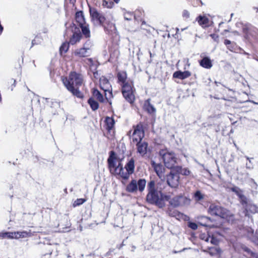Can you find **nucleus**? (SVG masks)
Returning a JSON list of instances; mask_svg holds the SVG:
<instances>
[{"mask_svg": "<svg viewBox=\"0 0 258 258\" xmlns=\"http://www.w3.org/2000/svg\"><path fill=\"white\" fill-rule=\"evenodd\" d=\"M100 87L105 92V96L106 95V92H108L110 96L113 97L111 86L107 78L102 77L100 79Z\"/></svg>", "mask_w": 258, "mask_h": 258, "instance_id": "obj_12", "label": "nucleus"}, {"mask_svg": "<svg viewBox=\"0 0 258 258\" xmlns=\"http://www.w3.org/2000/svg\"><path fill=\"white\" fill-rule=\"evenodd\" d=\"M175 169V171L179 174H181L183 175H188L190 173V171L189 169H188L186 168H182L181 166H176L175 167H174Z\"/></svg>", "mask_w": 258, "mask_h": 258, "instance_id": "obj_29", "label": "nucleus"}, {"mask_svg": "<svg viewBox=\"0 0 258 258\" xmlns=\"http://www.w3.org/2000/svg\"><path fill=\"white\" fill-rule=\"evenodd\" d=\"M234 46H235V44L231 43V44H230V45H228V46H227V47L229 50L233 51V50L234 48Z\"/></svg>", "mask_w": 258, "mask_h": 258, "instance_id": "obj_55", "label": "nucleus"}, {"mask_svg": "<svg viewBox=\"0 0 258 258\" xmlns=\"http://www.w3.org/2000/svg\"><path fill=\"white\" fill-rule=\"evenodd\" d=\"M206 221H207V223L209 221H211V222L212 221V219L210 217L206 216Z\"/></svg>", "mask_w": 258, "mask_h": 258, "instance_id": "obj_60", "label": "nucleus"}, {"mask_svg": "<svg viewBox=\"0 0 258 258\" xmlns=\"http://www.w3.org/2000/svg\"><path fill=\"white\" fill-rule=\"evenodd\" d=\"M199 63L201 66L207 69H210L212 67V61L208 56H205L200 60Z\"/></svg>", "mask_w": 258, "mask_h": 258, "instance_id": "obj_21", "label": "nucleus"}, {"mask_svg": "<svg viewBox=\"0 0 258 258\" xmlns=\"http://www.w3.org/2000/svg\"><path fill=\"white\" fill-rule=\"evenodd\" d=\"M64 81H68L72 85L74 86L75 85L76 87H79L82 84L83 78L80 74L73 72L71 73L69 79L66 78L62 80L63 82Z\"/></svg>", "mask_w": 258, "mask_h": 258, "instance_id": "obj_10", "label": "nucleus"}, {"mask_svg": "<svg viewBox=\"0 0 258 258\" xmlns=\"http://www.w3.org/2000/svg\"><path fill=\"white\" fill-rule=\"evenodd\" d=\"M196 20L199 25L202 27H204L208 26V24L209 21L207 17L200 15L197 18Z\"/></svg>", "mask_w": 258, "mask_h": 258, "instance_id": "obj_27", "label": "nucleus"}, {"mask_svg": "<svg viewBox=\"0 0 258 258\" xmlns=\"http://www.w3.org/2000/svg\"><path fill=\"white\" fill-rule=\"evenodd\" d=\"M102 6L107 8H112L114 6V3L113 2H108L105 0H104L102 2Z\"/></svg>", "mask_w": 258, "mask_h": 258, "instance_id": "obj_46", "label": "nucleus"}, {"mask_svg": "<svg viewBox=\"0 0 258 258\" xmlns=\"http://www.w3.org/2000/svg\"><path fill=\"white\" fill-rule=\"evenodd\" d=\"M194 198L197 202L200 201L203 199L204 195L202 194L200 190H197L194 194Z\"/></svg>", "mask_w": 258, "mask_h": 258, "instance_id": "obj_41", "label": "nucleus"}, {"mask_svg": "<svg viewBox=\"0 0 258 258\" xmlns=\"http://www.w3.org/2000/svg\"><path fill=\"white\" fill-rule=\"evenodd\" d=\"M27 232L25 231L22 232H0V238L13 239V238H19L20 237H24L27 235Z\"/></svg>", "mask_w": 258, "mask_h": 258, "instance_id": "obj_11", "label": "nucleus"}, {"mask_svg": "<svg viewBox=\"0 0 258 258\" xmlns=\"http://www.w3.org/2000/svg\"><path fill=\"white\" fill-rule=\"evenodd\" d=\"M178 213L179 212L176 210H174L173 211L170 210L169 211V215L170 216L175 217L177 215Z\"/></svg>", "mask_w": 258, "mask_h": 258, "instance_id": "obj_53", "label": "nucleus"}, {"mask_svg": "<svg viewBox=\"0 0 258 258\" xmlns=\"http://www.w3.org/2000/svg\"><path fill=\"white\" fill-rule=\"evenodd\" d=\"M115 251V249H114V248L109 249L108 251L105 253V254L104 255V256H106V257L110 256L109 258H112L113 255H115L116 253Z\"/></svg>", "mask_w": 258, "mask_h": 258, "instance_id": "obj_47", "label": "nucleus"}, {"mask_svg": "<svg viewBox=\"0 0 258 258\" xmlns=\"http://www.w3.org/2000/svg\"><path fill=\"white\" fill-rule=\"evenodd\" d=\"M210 242L214 245H217L219 243V240L214 235L210 236Z\"/></svg>", "mask_w": 258, "mask_h": 258, "instance_id": "obj_50", "label": "nucleus"}, {"mask_svg": "<svg viewBox=\"0 0 258 258\" xmlns=\"http://www.w3.org/2000/svg\"><path fill=\"white\" fill-rule=\"evenodd\" d=\"M108 27L109 29H111L112 28H115V25L112 23H108Z\"/></svg>", "mask_w": 258, "mask_h": 258, "instance_id": "obj_58", "label": "nucleus"}, {"mask_svg": "<svg viewBox=\"0 0 258 258\" xmlns=\"http://www.w3.org/2000/svg\"><path fill=\"white\" fill-rule=\"evenodd\" d=\"M106 99L107 100V102L109 103V105L111 106L112 104V102L111 100H109L107 97H106V95L105 96Z\"/></svg>", "mask_w": 258, "mask_h": 258, "instance_id": "obj_61", "label": "nucleus"}, {"mask_svg": "<svg viewBox=\"0 0 258 258\" xmlns=\"http://www.w3.org/2000/svg\"><path fill=\"white\" fill-rule=\"evenodd\" d=\"M181 198H182V195H178L174 197L172 199H170L168 201L169 204L173 208H177L181 206Z\"/></svg>", "mask_w": 258, "mask_h": 258, "instance_id": "obj_23", "label": "nucleus"}, {"mask_svg": "<svg viewBox=\"0 0 258 258\" xmlns=\"http://www.w3.org/2000/svg\"><path fill=\"white\" fill-rule=\"evenodd\" d=\"M89 13L92 19L96 20L100 25L104 27L106 32L108 31V28L105 26L107 22L103 13H99L96 9L91 7L89 8Z\"/></svg>", "mask_w": 258, "mask_h": 258, "instance_id": "obj_5", "label": "nucleus"}, {"mask_svg": "<svg viewBox=\"0 0 258 258\" xmlns=\"http://www.w3.org/2000/svg\"><path fill=\"white\" fill-rule=\"evenodd\" d=\"M144 109L149 114H152L156 111V109L150 102V99L145 101L144 106Z\"/></svg>", "mask_w": 258, "mask_h": 258, "instance_id": "obj_24", "label": "nucleus"}, {"mask_svg": "<svg viewBox=\"0 0 258 258\" xmlns=\"http://www.w3.org/2000/svg\"><path fill=\"white\" fill-rule=\"evenodd\" d=\"M233 33L234 34H236V35H239V33L238 31H234L233 32Z\"/></svg>", "mask_w": 258, "mask_h": 258, "instance_id": "obj_64", "label": "nucleus"}, {"mask_svg": "<svg viewBox=\"0 0 258 258\" xmlns=\"http://www.w3.org/2000/svg\"><path fill=\"white\" fill-rule=\"evenodd\" d=\"M11 82H13V84L12 85V88H11V90H13V88L15 87L16 80L13 79H12L11 80Z\"/></svg>", "mask_w": 258, "mask_h": 258, "instance_id": "obj_57", "label": "nucleus"}, {"mask_svg": "<svg viewBox=\"0 0 258 258\" xmlns=\"http://www.w3.org/2000/svg\"><path fill=\"white\" fill-rule=\"evenodd\" d=\"M210 235L208 233L207 234H202L200 235V238L202 240H205L206 242H208L210 240Z\"/></svg>", "mask_w": 258, "mask_h": 258, "instance_id": "obj_49", "label": "nucleus"}, {"mask_svg": "<svg viewBox=\"0 0 258 258\" xmlns=\"http://www.w3.org/2000/svg\"><path fill=\"white\" fill-rule=\"evenodd\" d=\"M148 193L146 197V202L152 205H155L159 209H162L165 206V201L170 199V196L164 194L161 190H158L155 186V182L150 180L147 184Z\"/></svg>", "mask_w": 258, "mask_h": 258, "instance_id": "obj_1", "label": "nucleus"}, {"mask_svg": "<svg viewBox=\"0 0 258 258\" xmlns=\"http://www.w3.org/2000/svg\"><path fill=\"white\" fill-rule=\"evenodd\" d=\"M224 43L226 46L230 45L232 43L231 41L228 39H225Z\"/></svg>", "mask_w": 258, "mask_h": 258, "instance_id": "obj_56", "label": "nucleus"}, {"mask_svg": "<svg viewBox=\"0 0 258 258\" xmlns=\"http://www.w3.org/2000/svg\"><path fill=\"white\" fill-rule=\"evenodd\" d=\"M197 220H198V223L204 227H209L210 228H214L215 225L214 224L208 225L207 221H206V216L201 215L197 217Z\"/></svg>", "mask_w": 258, "mask_h": 258, "instance_id": "obj_26", "label": "nucleus"}, {"mask_svg": "<svg viewBox=\"0 0 258 258\" xmlns=\"http://www.w3.org/2000/svg\"><path fill=\"white\" fill-rule=\"evenodd\" d=\"M93 46V43L92 41L90 40H87L83 44V47L86 48V49L90 52V49Z\"/></svg>", "mask_w": 258, "mask_h": 258, "instance_id": "obj_42", "label": "nucleus"}, {"mask_svg": "<svg viewBox=\"0 0 258 258\" xmlns=\"http://www.w3.org/2000/svg\"><path fill=\"white\" fill-rule=\"evenodd\" d=\"M74 54L75 56L80 57H85L90 55V52L88 51L86 48L82 47L79 49L75 50Z\"/></svg>", "mask_w": 258, "mask_h": 258, "instance_id": "obj_20", "label": "nucleus"}, {"mask_svg": "<svg viewBox=\"0 0 258 258\" xmlns=\"http://www.w3.org/2000/svg\"><path fill=\"white\" fill-rule=\"evenodd\" d=\"M81 29V34L82 36H84L86 38H88L90 37V30L89 28V25L85 24L78 27Z\"/></svg>", "mask_w": 258, "mask_h": 258, "instance_id": "obj_25", "label": "nucleus"}, {"mask_svg": "<svg viewBox=\"0 0 258 258\" xmlns=\"http://www.w3.org/2000/svg\"><path fill=\"white\" fill-rule=\"evenodd\" d=\"M241 249L245 252L250 257H253L256 253L253 252L250 248L244 245H242L241 247Z\"/></svg>", "mask_w": 258, "mask_h": 258, "instance_id": "obj_37", "label": "nucleus"}, {"mask_svg": "<svg viewBox=\"0 0 258 258\" xmlns=\"http://www.w3.org/2000/svg\"><path fill=\"white\" fill-rule=\"evenodd\" d=\"M243 214L245 217H247L249 218L250 217V215L249 214V212L254 214L257 212V208L255 205L251 204L249 203L247 205H246L244 208Z\"/></svg>", "mask_w": 258, "mask_h": 258, "instance_id": "obj_14", "label": "nucleus"}, {"mask_svg": "<svg viewBox=\"0 0 258 258\" xmlns=\"http://www.w3.org/2000/svg\"><path fill=\"white\" fill-rule=\"evenodd\" d=\"M122 11H124L123 13L124 19L127 21L132 20L133 17H134V13L131 12H127L124 9H123Z\"/></svg>", "mask_w": 258, "mask_h": 258, "instance_id": "obj_38", "label": "nucleus"}, {"mask_svg": "<svg viewBox=\"0 0 258 258\" xmlns=\"http://www.w3.org/2000/svg\"><path fill=\"white\" fill-rule=\"evenodd\" d=\"M63 84L67 89L70 91L73 95L79 98H83L84 97V95L79 90V87H76V88H75V86L72 85L68 81H64Z\"/></svg>", "mask_w": 258, "mask_h": 258, "instance_id": "obj_13", "label": "nucleus"}, {"mask_svg": "<svg viewBox=\"0 0 258 258\" xmlns=\"http://www.w3.org/2000/svg\"><path fill=\"white\" fill-rule=\"evenodd\" d=\"M148 144L146 142H142V140H140L137 144V151L140 154L143 155L147 153V148Z\"/></svg>", "mask_w": 258, "mask_h": 258, "instance_id": "obj_15", "label": "nucleus"}, {"mask_svg": "<svg viewBox=\"0 0 258 258\" xmlns=\"http://www.w3.org/2000/svg\"><path fill=\"white\" fill-rule=\"evenodd\" d=\"M117 77L119 82H120L122 84L126 82V74L125 72H118L117 73Z\"/></svg>", "mask_w": 258, "mask_h": 258, "instance_id": "obj_36", "label": "nucleus"}, {"mask_svg": "<svg viewBox=\"0 0 258 258\" xmlns=\"http://www.w3.org/2000/svg\"><path fill=\"white\" fill-rule=\"evenodd\" d=\"M70 44L69 42L66 41L61 45L59 47V53L61 55H62L63 53H65L68 51Z\"/></svg>", "mask_w": 258, "mask_h": 258, "instance_id": "obj_33", "label": "nucleus"}, {"mask_svg": "<svg viewBox=\"0 0 258 258\" xmlns=\"http://www.w3.org/2000/svg\"><path fill=\"white\" fill-rule=\"evenodd\" d=\"M254 242L258 245V233L256 232L254 237Z\"/></svg>", "mask_w": 258, "mask_h": 258, "instance_id": "obj_54", "label": "nucleus"}, {"mask_svg": "<svg viewBox=\"0 0 258 258\" xmlns=\"http://www.w3.org/2000/svg\"><path fill=\"white\" fill-rule=\"evenodd\" d=\"M245 158L248 161V163H246L245 167L246 169H252L253 168V166L252 165V163L251 162V160L253 159V158H249V157L245 156Z\"/></svg>", "mask_w": 258, "mask_h": 258, "instance_id": "obj_44", "label": "nucleus"}, {"mask_svg": "<svg viewBox=\"0 0 258 258\" xmlns=\"http://www.w3.org/2000/svg\"><path fill=\"white\" fill-rule=\"evenodd\" d=\"M238 200L242 206L243 208H244L246 205H247V204L249 203L248 199L244 195H242V197H241L239 199H238Z\"/></svg>", "mask_w": 258, "mask_h": 258, "instance_id": "obj_40", "label": "nucleus"}, {"mask_svg": "<svg viewBox=\"0 0 258 258\" xmlns=\"http://www.w3.org/2000/svg\"><path fill=\"white\" fill-rule=\"evenodd\" d=\"M92 94L93 96L95 97L100 102H104V99L103 96L98 89L94 88L92 91Z\"/></svg>", "mask_w": 258, "mask_h": 258, "instance_id": "obj_31", "label": "nucleus"}, {"mask_svg": "<svg viewBox=\"0 0 258 258\" xmlns=\"http://www.w3.org/2000/svg\"><path fill=\"white\" fill-rule=\"evenodd\" d=\"M124 169L129 175L132 174L135 171V161L133 158H131L125 164Z\"/></svg>", "mask_w": 258, "mask_h": 258, "instance_id": "obj_22", "label": "nucleus"}, {"mask_svg": "<svg viewBox=\"0 0 258 258\" xmlns=\"http://www.w3.org/2000/svg\"><path fill=\"white\" fill-rule=\"evenodd\" d=\"M86 202V200L85 199L81 198L77 199L74 203L73 206L74 207L79 206L83 204H84Z\"/></svg>", "mask_w": 258, "mask_h": 258, "instance_id": "obj_45", "label": "nucleus"}, {"mask_svg": "<svg viewBox=\"0 0 258 258\" xmlns=\"http://www.w3.org/2000/svg\"><path fill=\"white\" fill-rule=\"evenodd\" d=\"M4 28L3 26L0 24V34H1L3 31Z\"/></svg>", "mask_w": 258, "mask_h": 258, "instance_id": "obj_62", "label": "nucleus"}, {"mask_svg": "<svg viewBox=\"0 0 258 258\" xmlns=\"http://www.w3.org/2000/svg\"><path fill=\"white\" fill-rule=\"evenodd\" d=\"M191 73L188 71H185L184 72H182L181 71H177L173 73V77L174 78L183 80L189 77Z\"/></svg>", "mask_w": 258, "mask_h": 258, "instance_id": "obj_19", "label": "nucleus"}, {"mask_svg": "<svg viewBox=\"0 0 258 258\" xmlns=\"http://www.w3.org/2000/svg\"><path fill=\"white\" fill-rule=\"evenodd\" d=\"M190 203V200L186 197L182 196L181 198V206H188Z\"/></svg>", "mask_w": 258, "mask_h": 258, "instance_id": "obj_43", "label": "nucleus"}, {"mask_svg": "<svg viewBox=\"0 0 258 258\" xmlns=\"http://www.w3.org/2000/svg\"><path fill=\"white\" fill-rule=\"evenodd\" d=\"M151 165L154 168L155 172H156L157 176L161 178L163 174V166L161 163H156L154 161L152 160L151 162Z\"/></svg>", "mask_w": 258, "mask_h": 258, "instance_id": "obj_16", "label": "nucleus"}, {"mask_svg": "<svg viewBox=\"0 0 258 258\" xmlns=\"http://www.w3.org/2000/svg\"><path fill=\"white\" fill-rule=\"evenodd\" d=\"M187 226L194 230H197L198 227L197 223L191 221H189L187 222Z\"/></svg>", "mask_w": 258, "mask_h": 258, "instance_id": "obj_48", "label": "nucleus"}, {"mask_svg": "<svg viewBox=\"0 0 258 258\" xmlns=\"http://www.w3.org/2000/svg\"><path fill=\"white\" fill-rule=\"evenodd\" d=\"M75 20L78 24V27L86 24L83 12L82 11H77L75 14Z\"/></svg>", "mask_w": 258, "mask_h": 258, "instance_id": "obj_18", "label": "nucleus"}, {"mask_svg": "<svg viewBox=\"0 0 258 258\" xmlns=\"http://www.w3.org/2000/svg\"><path fill=\"white\" fill-rule=\"evenodd\" d=\"M93 111L97 110L99 108V103L93 97H90L87 101Z\"/></svg>", "mask_w": 258, "mask_h": 258, "instance_id": "obj_28", "label": "nucleus"}, {"mask_svg": "<svg viewBox=\"0 0 258 258\" xmlns=\"http://www.w3.org/2000/svg\"><path fill=\"white\" fill-rule=\"evenodd\" d=\"M179 178V175L173 168L167 175V183L171 187L175 188L178 185Z\"/></svg>", "mask_w": 258, "mask_h": 258, "instance_id": "obj_7", "label": "nucleus"}, {"mask_svg": "<svg viewBox=\"0 0 258 258\" xmlns=\"http://www.w3.org/2000/svg\"><path fill=\"white\" fill-rule=\"evenodd\" d=\"M116 155L114 151H111L109 152V156L107 159L108 167L111 172L114 169V172H117L120 167H123L121 163L119 162L117 165H116Z\"/></svg>", "mask_w": 258, "mask_h": 258, "instance_id": "obj_8", "label": "nucleus"}, {"mask_svg": "<svg viewBox=\"0 0 258 258\" xmlns=\"http://www.w3.org/2000/svg\"><path fill=\"white\" fill-rule=\"evenodd\" d=\"M251 26L250 24H246L242 27V32L244 34V37L245 39H248L249 38L250 27Z\"/></svg>", "mask_w": 258, "mask_h": 258, "instance_id": "obj_35", "label": "nucleus"}, {"mask_svg": "<svg viewBox=\"0 0 258 258\" xmlns=\"http://www.w3.org/2000/svg\"><path fill=\"white\" fill-rule=\"evenodd\" d=\"M190 14L189 12L186 10H183L182 12V17L185 19H188L189 18Z\"/></svg>", "mask_w": 258, "mask_h": 258, "instance_id": "obj_51", "label": "nucleus"}, {"mask_svg": "<svg viewBox=\"0 0 258 258\" xmlns=\"http://www.w3.org/2000/svg\"><path fill=\"white\" fill-rule=\"evenodd\" d=\"M160 155L162 156L165 166L166 168L172 169L175 167V164L177 163V158L173 152L163 151H160Z\"/></svg>", "mask_w": 258, "mask_h": 258, "instance_id": "obj_4", "label": "nucleus"}, {"mask_svg": "<svg viewBox=\"0 0 258 258\" xmlns=\"http://www.w3.org/2000/svg\"><path fill=\"white\" fill-rule=\"evenodd\" d=\"M38 43L36 42V39H34L32 41V46L31 47L34 45L35 44H37Z\"/></svg>", "mask_w": 258, "mask_h": 258, "instance_id": "obj_59", "label": "nucleus"}, {"mask_svg": "<svg viewBox=\"0 0 258 258\" xmlns=\"http://www.w3.org/2000/svg\"><path fill=\"white\" fill-rule=\"evenodd\" d=\"M210 254L212 255L216 254H220L221 253V249L219 247H211L209 248Z\"/></svg>", "mask_w": 258, "mask_h": 258, "instance_id": "obj_39", "label": "nucleus"}, {"mask_svg": "<svg viewBox=\"0 0 258 258\" xmlns=\"http://www.w3.org/2000/svg\"><path fill=\"white\" fill-rule=\"evenodd\" d=\"M208 212L212 216H219L228 221H233L234 219V215L230 211L214 204L210 205Z\"/></svg>", "mask_w": 258, "mask_h": 258, "instance_id": "obj_2", "label": "nucleus"}, {"mask_svg": "<svg viewBox=\"0 0 258 258\" xmlns=\"http://www.w3.org/2000/svg\"><path fill=\"white\" fill-rule=\"evenodd\" d=\"M105 122L106 125V129L108 131H110L112 130L115 123L113 118L107 116L105 118Z\"/></svg>", "mask_w": 258, "mask_h": 258, "instance_id": "obj_30", "label": "nucleus"}, {"mask_svg": "<svg viewBox=\"0 0 258 258\" xmlns=\"http://www.w3.org/2000/svg\"><path fill=\"white\" fill-rule=\"evenodd\" d=\"M124 167H120V170H118L117 172H115V173L119 175L123 179L127 180L130 175L126 171H124Z\"/></svg>", "mask_w": 258, "mask_h": 258, "instance_id": "obj_32", "label": "nucleus"}, {"mask_svg": "<svg viewBox=\"0 0 258 258\" xmlns=\"http://www.w3.org/2000/svg\"><path fill=\"white\" fill-rule=\"evenodd\" d=\"M137 135L140 140H142L145 136V132L143 126L141 124H137L134 129L133 136Z\"/></svg>", "mask_w": 258, "mask_h": 258, "instance_id": "obj_17", "label": "nucleus"}, {"mask_svg": "<svg viewBox=\"0 0 258 258\" xmlns=\"http://www.w3.org/2000/svg\"><path fill=\"white\" fill-rule=\"evenodd\" d=\"M72 32L73 35L70 37L69 42L73 45L80 41L82 38V34L80 29L74 23H72Z\"/></svg>", "mask_w": 258, "mask_h": 258, "instance_id": "obj_9", "label": "nucleus"}, {"mask_svg": "<svg viewBox=\"0 0 258 258\" xmlns=\"http://www.w3.org/2000/svg\"><path fill=\"white\" fill-rule=\"evenodd\" d=\"M231 191L234 192L235 195L239 199L242 195H243V191L239 187L236 186H233L230 188Z\"/></svg>", "mask_w": 258, "mask_h": 258, "instance_id": "obj_34", "label": "nucleus"}, {"mask_svg": "<svg viewBox=\"0 0 258 258\" xmlns=\"http://www.w3.org/2000/svg\"><path fill=\"white\" fill-rule=\"evenodd\" d=\"M122 93L127 102L131 104L134 103L135 96L133 94V87L128 82L122 84Z\"/></svg>", "mask_w": 258, "mask_h": 258, "instance_id": "obj_6", "label": "nucleus"}, {"mask_svg": "<svg viewBox=\"0 0 258 258\" xmlns=\"http://www.w3.org/2000/svg\"><path fill=\"white\" fill-rule=\"evenodd\" d=\"M146 182V180L144 178H140L138 180L132 179L126 186L125 190L130 193H135L138 190L142 192L145 189Z\"/></svg>", "mask_w": 258, "mask_h": 258, "instance_id": "obj_3", "label": "nucleus"}, {"mask_svg": "<svg viewBox=\"0 0 258 258\" xmlns=\"http://www.w3.org/2000/svg\"><path fill=\"white\" fill-rule=\"evenodd\" d=\"M210 37L216 42L219 41V36L216 34H211L210 35Z\"/></svg>", "mask_w": 258, "mask_h": 258, "instance_id": "obj_52", "label": "nucleus"}, {"mask_svg": "<svg viewBox=\"0 0 258 258\" xmlns=\"http://www.w3.org/2000/svg\"><path fill=\"white\" fill-rule=\"evenodd\" d=\"M250 258H258V253H256L254 256H253V257Z\"/></svg>", "mask_w": 258, "mask_h": 258, "instance_id": "obj_63", "label": "nucleus"}]
</instances>
